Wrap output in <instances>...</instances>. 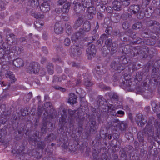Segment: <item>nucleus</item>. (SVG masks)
<instances>
[{
    "label": "nucleus",
    "instance_id": "473e14b6",
    "mask_svg": "<svg viewBox=\"0 0 160 160\" xmlns=\"http://www.w3.org/2000/svg\"><path fill=\"white\" fill-rule=\"evenodd\" d=\"M120 38L122 40L126 41L128 40V36L126 35L122 36L121 35Z\"/></svg>",
    "mask_w": 160,
    "mask_h": 160
},
{
    "label": "nucleus",
    "instance_id": "a19ab883",
    "mask_svg": "<svg viewBox=\"0 0 160 160\" xmlns=\"http://www.w3.org/2000/svg\"><path fill=\"white\" fill-rule=\"evenodd\" d=\"M93 8H92V7L88 9V11L90 13L92 14H94L95 13V11H93V12H92L91 11V9L93 10Z\"/></svg>",
    "mask_w": 160,
    "mask_h": 160
},
{
    "label": "nucleus",
    "instance_id": "13d9d810",
    "mask_svg": "<svg viewBox=\"0 0 160 160\" xmlns=\"http://www.w3.org/2000/svg\"><path fill=\"white\" fill-rule=\"evenodd\" d=\"M98 23H97V26H96V28H96V29H97L98 28H99V26L98 25Z\"/></svg>",
    "mask_w": 160,
    "mask_h": 160
},
{
    "label": "nucleus",
    "instance_id": "c85d7f7f",
    "mask_svg": "<svg viewBox=\"0 0 160 160\" xmlns=\"http://www.w3.org/2000/svg\"><path fill=\"white\" fill-rule=\"evenodd\" d=\"M34 17L37 19H42L44 18V16L43 15L39 13H35L34 15Z\"/></svg>",
    "mask_w": 160,
    "mask_h": 160
},
{
    "label": "nucleus",
    "instance_id": "0eeeda50",
    "mask_svg": "<svg viewBox=\"0 0 160 160\" xmlns=\"http://www.w3.org/2000/svg\"><path fill=\"white\" fill-rule=\"evenodd\" d=\"M71 50L74 56H78L80 55L81 53V49L76 46L72 47Z\"/></svg>",
    "mask_w": 160,
    "mask_h": 160
},
{
    "label": "nucleus",
    "instance_id": "8fccbe9b",
    "mask_svg": "<svg viewBox=\"0 0 160 160\" xmlns=\"http://www.w3.org/2000/svg\"><path fill=\"white\" fill-rule=\"evenodd\" d=\"M59 88V90L61 91H62V92H65V89L64 88H62V87H60V88Z\"/></svg>",
    "mask_w": 160,
    "mask_h": 160
},
{
    "label": "nucleus",
    "instance_id": "6e6552de",
    "mask_svg": "<svg viewBox=\"0 0 160 160\" xmlns=\"http://www.w3.org/2000/svg\"><path fill=\"white\" fill-rule=\"evenodd\" d=\"M77 96L73 93L70 94L68 102L71 105H73L76 102Z\"/></svg>",
    "mask_w": 160,
    "mask_h": 160
},
{
    "label": "nucleus",
    "instance_id": "de8ad7c7",
    "mask_svg": "<svg viewBox=\"0 0 160 160\" xmlns=\"http://www.w3.org/2000/svg\"><path fill=\"white\" fill-rule=\"evenodd\" d=\"M75 112V111L71 110H69V113L70 115H73Z\"/></svg>",
    "mask_w": 160,
    "mask_h": 160
},
{
    "label": "nucleus",
    "instance_id": "7c9ffc66",
    "mask_svg": "<svg viewBox=\"0 0 160 160\" xmlns=\"http://www.w3.org/2000/svg\"><path fill=\"white\" fill-rule=\"evenodd\" d=\"M117 44L115 42H113L112 44L111 50L116 51L117 48Z\"/></svg>",
    "mask_w": 160,
    "mask_h": 160
},
{
    "label": "nucleus",
    "instance_id": "338daca9",
    "mask_svg": "<svg viewBox=\"0 0 160 160\" xmlns=\"http://www.w3.org/2000/svg\"><path fill=\"white\" fill-rule=\"evenodd\" d=\"M159 31H158V33H160V29H159Z\"/></svg>",
    "mask_w": 160,
    "mask_h": 160
},
{
    "label": "nucleus",
    "instance_id": "bb28decb",
    "mask_svg": "<svg viewBox=\"0 0 160 160\" xmlns=\"http://www.w3.org/2000/svg\"><path fill=\"white\" fill-rule=\"evenodd\" d=\"M47 69L48 71L49 74H52L53 73V67L52 64H51L50 66L48 67Z\"/></svg>",
    "mask_w": 160,
    "mask_h": 160
},
{
    "label": "nucleus",
    "instance_id": "c03bdc74",
    "mask_svg": "<svg viewBox=\"0 0 160 160\" xmlns=\"http://www.w3.org/2000/svg\"><path fill=\"white\" fill-rule=\"evenodd\" d=\"M56 12L58 13H59L62 11V9L61 8H56L55 9Z\"/></svg>",
    "mask_w": 160,
    "mask_h": 160
},
{
    "label": "nucleus",
    "instance_id": "79ce46f5",
    "mask_svg": "<svg viewBox=\"0 0 160 160\" xmlns=\"http://www.w3.org/2000/svg\"><path fill=\"white\" fill-rule=\"evenodd\" d=\"M51 103L50 102H46L45 104V106L47 108H48V107H49L50 108H51Z\"/></svg>",
    "mask_w": 160,
    "mask_h": 160
},
{
    "label": "nucleus",
    "instance_id": "37998d69",
    "mask_svg": "<svg viewBox=\"0 0 160 160\" xmlns=\"http://www.w3.org/2000/svg\"><path fill=\"white\" fill-rule=\"evenodd\" d=\"M99 86L101 88L103 89H106L107 88H107L106 87L105 85H103V84H100Z\"/></svg>",
    "mask_w": 160,
    "mask_h": 160
},
{
    "label": "nucleus",
    "instance_id": "6e6d98bb",
    "mask_svg": "<svg viewBox=\"0 0 160 160\" xmlns=\"http://www.w3.org/2000/svg\"><path fill=\"white\" fill-rule=\"evenodd\" d=\"M66 18H64V20L65 21L68 20V17L67 16H66Z\"/></svg>",
    "mask_w": 160,
    "mask_h": 160
},
{
    "label": "nucleus",
    "instance_id": "393cba45",
    "mask_svg": "<svg viewBox=\"0 0 160 160\" xmlns=\"http://www.w3.org/2000/svg\"><path fill=\"white\" fill-rule=\"evenodd\" d=\"M91 124L90 125L91 131H93L96 129V128L95 126L96 124L95 122L94 121H92L91 122Z\"/></svg>",
    "mask_w": 160,
    "mask_h": 160
},
{
    "label": "nucleus",
    "instance_id": "2eb2a0df",
    "mask_svg": "<svg viewBox=\"0 0 160 160\" xmlns=\"http://www.w3.org/2000/svg\"><path fill=\"white\" fill-rule=\"evenodd\" d=\"M115 106H113L112 104H109L108 105V108L109 111L110 112H112V113L114 112V113L112 114L113 116H116L117 114V113L115 112Z\"/></svg>",
    "mask_w": 160,
    "mask_h": 160
},
{
    "label": "nucleus",
    "instance_id": "aec40b11",
    "mask_svg": "<svg viewBox=\"0 0 160 160\" xmlns=\"http://www.w3.org/2000/svg\"><path fill=\"white\" fill-rule=\"evenodd\" d=\"M119 123H120V121L118 120H114L112 122L111 124V125L110 126V127L111 128H115L116 127H118Z\"/></svg>",
    "mask_w": 160,
    "mask_h": 160
},
{
    "label": "nucleus",
    "instance_id": "4468645a",
    "mask_svg": "<svg viewBox=\"0 0 160 160\" xmlns=\"http://www.w3.org/2000/svg\"><path fill=\"white\" fill-rule=\"evenodd\" d=\"M81 35L82 34L80 32H77L74 34L71 38L72 41H76L77 40L80 38Z\"/></svg>",
    "mask_w": 160,
    "mask_h": 160
},
{
    "label": "nucleus",
    "instance_id": "412c9836",
    "mask_svg": "<svg viewBox=\"0 0 160 160\" xmlns=\"http://www.w3.org/2000/svg\"><path fill=\"white\" fill-rule=\"evenodd\" d=\"M39 5V3L38 0H32L31 1V5L32 7H37Z\"/></svg>",
    "mask_w": 160,
    "mask_h": 160
},
{
    "label": "nucleus",
    "instance_id": "a878e982",
    "mask_svg": "<svg viewBox=\"0 0 160 160\" xmlns=\"http://www.w3.org/2000/svg\"><path fill=\"white\" fill-rule=\"evenodd\" d=\"M150 0H142V5L143 7H146L149 3Z\"/></svg>",
    "mask_w": 160,
    "mask_h": 160
},
{
    "label": "nucleus",
    "instance_id": "f8f14e48",
    "mask_svg": "<svg viewBox=\"0 0 160 160\" xmlns=\"http://www.w3.org/2000/svg\"><path fill=\"white\" fill-rule=\"evenodd\" d=\"M152 109L154 112H158L160 110V105L158 103H157L156 102L153 101L152 102Z\"/></svg>",
    "mask_w": 160,
    "mask_h": 160
},
{
    "label": "nucleus",
    "instance_id": "09e8293b",
    "mask_svg": "<svg viewBox=\"0 0 160 160\" xmlns=\"http://www.w3.org/2000/svg\"><path fill=\"white\" fill-rule=\"evenodd\" d=\"M136 33L135 32H133L132 33V35L131 36V37L133 38H136V36H135Z\"/></svg>",
    "mask_w": 160,
    "mask_h": 160
},
{
    "label": "nucleus",
    "instance_id": "7ed1b4c3",
    "mask_svg": "<svg viewBox=\"0 0 160 160\" xmlns=\"http://www.w3.org/2000/svg\"><path fill=\"white\" fill-rule=\"evenodd\" d=\"M87 52L88 54V59L91 58V56L94 57L96 53L95 46L93 44H91L90 46L87 50Z\"/></svg>",
    "mask_w": 160,
    "mask_h": 160
},
{
    "label": "nucleus",
    "instance_id": "f03ea898",
    "mask_svg": "<svg viewBox=\"0 0 160 160\" xmlns=\"http://www.w3.org/2000/svg\"><path fill=\"white\" fill-rule=\"evenodd\" d=\"M40 66L36 62H33L29 64L27 68V71L29 73H37L39 71Z\"/></svg>",
    "mask_w": 160,
    "mask_h": 160
},
{
    "label": "nucleus",
    "instance_id": "680f3d73",
    "mask_svg": "<svg viewBox=\"0 0 160 160\" xmlns=\"http://www.w3.org/2000/svg\"><path fill=\"white\" fill-rule=\"evenodd\" d=\"M150 23L152 24L153 23V22L152 21H150L149 22Z\"/></svg>",
    "mask_w": 160,
    "mask_h": 160
},
{
    "label": "nucleus",
    "instance_id": "bf43d9fd",
    "mask_svg": "<svg viewBox=\"0 0 160 160\" xmlns=\"http://www.w3.org/2000/svg\"><path fill=\"white\" fill-rule=\"evenodd\" d=\"M157 117L159 118H160V114H157Z\"/></svg>",
    "mask_w": 160,
    "mask_h": 160
},
{
    "label": "nucleus",
    "instance_id": "39448f33",
    "mask_svg": "<svg viewBox=\"0 0 160 160\" xmlns=\"http://www.w3.org/2000/svg\"><path fill=\"white\" fill-rule=\"evenodd\" d=\"M136 121L138 125L140 123V126H141L145 124L146 122V120L143 118V116L141 114H138L137 115Z\"/></svg>",
    "mask_w": 160,
    "mask_h": 160
},
{
    "label": "nucleus",
    "instance_id": "864d4df0",
    "mask_svg": "<svg viewBox=\"0 0 160 160\" xmlns=\"http://www.w3.org/2000/svg\"><path fill=\"white\" fill-rule=\"evenodd\" d=\"M60 87H59V86H54V88L56 89H57V90H59V88H60Z\"/></svg>",
    "mask_w": 160,
    "mask_h": 160
},
{
    "label": "nucleus",
    "instance_id": "c9c22d12",
    "mask_svg": "<svg viewBox=\"0 0 160 160\" xmlns=\"http://www.w3.org/2000/svg\"><path fill=\"white\" fill-rule=\"evenodd\" d=\"M122 4L124 5L125 6H128L130 3L129 0H127L125 1H124V2L122 3Z\"/></svg>",
    "mask_w": 160,
    "mask_h": 160
},
{
    "label": "nucleus",
    "instance_id": "4c0bfd02",
    "mask_svg": "<svg viewBox=\"0 0 160 160\" xmlns=\"http://www.w3.org/2000/svg\"><path fill=\"white\" fill-rule=\"evenodd\" d=\"M4 55L6 56L7 55L9 54L10 53V51L8 49H7L6 48H5L4 49Z\"/></svg>",
    "mask_w": 160,
    "mask_h": 160
},
{
    "label": "nucleus",
    "instance_id": "2f4dec72",
    "mask_svg": "<svg viewBox=\"0 0 160 160\" xmlns=\"http://www.w3.org/2000/svg\"><path fill=\"white\" fill-rule=\"evenodd\" d=\"M112 42V41L111 39H107L106 40L105 43L106 45L109 47H111V44Z\"/></svg>",
    "mask_w": 160,
    "mask_h": 160
},
{
    "label": "nucleus",
    "instance_id": "58836bf2",
    "mask_svg": "<svg viewBox=\"0 0 160 160\" xmlns=\"http://www.w3.org/2000/svg\"><path fill=\"white\" fill-rule=\"evenodd\" d=\"M73 1V3L75 5V6H77L78 5V6H80V3L78 2L77 0H72Z\"/></svg>",
    "mask_w": 160,
    "mask_h": 160
},
{
    "label": "nucleus",
    "instance_id": "e433bc0d",
    "mask_svg": "<svg viewBox=\"0 0 160 160\" xmlns=\"http://www.w3.org/2000/svg\"><path fill=\"white\" fill-rule=\"evenodd\" d=\"M66 1V0H59L58 1V4L59 5H61L65 3Z\"/></svg>",
    "mask_w": 160,
    "mask_h": 160
},
{
    "label": "nucleus",
    "instance_id": "20e7f679",
    "mask_svg": "<svg viewBox=\"0 0 160 160\" xmlns=\"http://www.w3.org/2000/svg\"><path fill=\"white\" fill-rule=\"evenodd\" d=\"M41 10L43 12L48 11L50 9V2L49 1L44 2L40 7Z\"/></svg>",
    "mask_w": 160,
    "mask_h": 160
},
{
    "label": "nucleus",
    "instance_id": "f257e3e1",
    "mask_svg": "<svg viewBox=\"0 0 160 160\" xmlns=\"http://www.w3.org/2000/svg\"><path fill=\"white\" fill-rule=\"evenodd\" d=\"M140 9V8L138 5H132L129 8V12L134 14L138 13L137 14V17L139 19H142L143 18L144 15L143 13L138 12Z\"/></svg>",
    "mask_w": 160,
    "mask_h": 160
},
{
    "label": "nucleus",
    "instance_id": "c756f323",
    "mask_svg": "<svg viewBox=\"0 0 160 160\" xmlns=\"http://www.w3.org/2000/svg\"><path fill=\"white\" fill-rule=\"evenodd\" d=\"M71 43V41L69 38H66L64 41V44L66 46H69Z\"/></svg>",
    "mask_w": 160,
    "mask_h": 160
},
{
    "label": "nucleus",
    "instance_id": "cd10ccee",
    "mask_svg": "<svg viewBox=\"0 0 160 160\" xmlns=\"http://www.w3.org/2000/svg\"><path fill=\"white\" fill-rule=\"evenodd\" d=\"M34 25L35 28L38 29L39 28H41L43 25V24L42 23H41L39 22L36 21L34 23Z\"/></svg>",
    "mask_w": 160,
    "mask_h": 160
},
{
    "label": "nucleus",
    "instance_id": "49530a36",
    "mask_svg": "<svg viewBox=\"0 0 160 160\" xmlns=\"http://www.w3.org/2000/svg\"><path fill=\"white\" fill-rule=\"evenodd\" d=\"M127 23L126 22H124L122 24V27L124 29H126L127 28H128V25H127V26H126Z\"/></svg>",
    "mask_w": 160,
    "mask_h": 160
},
{
    "label": "nucleus",
    "instance_id": "5fc2aeb1",
    "mask_svg": "<svg viewBox=\"0 0 160 160\" xmlns=\"http://www.w3.org/2000/svg\"><path fill=\"white\" fill-rule=\"evenodd\" d=\"M118 69L119 70H123L124 69V68L123 67H122V68H118Z\"/></svg>",
    "mask_w": 160,
    "mask_h": 160
},
{
    "label": "nucleus",
    "instance_id": "a211bd4d",
    "mask_svg": "<svg viewBox=\"0 0 160 160\" xmlns=\"http://www.w3.org/2000/svg\"><path fill=\"white\" fill-rule=\"evenodd\" d=\"M96 71L97 73L99 75H102L105 72V70L104 68H102L101 69L99 66L97 67V69Z\"/></svg>",
    "mask_w": 160,
    "mask_h": 160
},
{
    "label": "nucleus",
    "instance_id": "72a5a7b5",
    "mask_svg": "<svg viewBox=\"0 0 160 160\" xmlns=\"http://www.w3.org/2000/svg\"><path fill=\"white\" fill-rule=\"evenodd\" d=\"M110 97L113 99H117L118 98V97L116 93H111Z\"/></svg>",
    "mask_w": 160,
    "mask_h": 160
},
{
    "label": "nucleus",
    "instance_id": "e2e57ef3",
    "mask_svg": "<svg viewBox=\"0 0 160 160\" xmlns=\"http://www.w3.org/2000/svg\"><path fill=\"white\" fill-rule=\"evenodd\" d=\"M106 36V35L105 34H103L102 35V37H105V36Z\"/></svg>",
    "mask_w": 160,
    "mask_h": 160
},
{
    "label": "nucleus",
    "instance_id": "603ef678",
    "mask_svg": "<svg viewBox=\"0 0 160 160\" xmlns=\"http://www.w3.org/2000/svg\"><path fill=\"white\" fill-rule=\"evenodd\" d=\"M46 58H42V61H41L42 62V63H44V62H45L46 61Z\"/></svg>",
    "mask_w": 160,
    "mask_h": 160
},
{
    "label": "nucleus",
    "instance_id": "a18cd8bd",
    "mask_svg": "<svg viewBox=\"0 0 160 160\" xmlns=\"http://www.w3.org/2000/svg\"><path fill=\"white\" fill-rule=\"evenodd\" d=\"M117 113L118 114L124 115V111L122 110H119L117 112Z\"/></svg>",
    "mask_w": 160,
    "mask_h": 160
},
{
    "label": "nucleus",
    "instance_id": "9b49d317",
    "mask_svg": "<svg viewBox=\"0 0 160 160\" xmlns=\"http://www.w3.org/2000/svg\"><path fill=\"white\" fill-rule=\"evenodd\" d=\"M6 76L7 78H9L11 80V82L12 83L14 82L16 80V79L13 73L10 71H7L6 72Z\"/></svg>",
    "mask_w": 160,
    "mask_h": 160
},
{
    "label": "nucleus",
    "instance_id": "ddd939ff",
    "mask_svg": "<svg viewBox=\"0 0 160 160\" xmlns=\"http://www.w3.org/2000/svg\"><path fill=\"white\" fill-rule=\"evenodd\" d=\"M70 4L68 2L64 4L63 6V8L62 9V12L63 13H68L70 8Z\"/></svg>",
    "mask_w": 160,
    "mask_h": 160
},
{
    "label": "nucleus",
    "instance_id": "b1692460",
    "mask_svg": "<svg viewBox=\"0 0 160 160\" xmlns=\"http://www.w3.org/2000/svg\"><path fill=\"white\" fill-rule=\"evenodd\" d=\"M13 50L16 51L18 54H20L23 50V49L22 47L19 48L17 47H14L13 48Z\"/></svg>",
    "mask_w": 160,
    "mask_h": 160
},
{
    "label": "nucleus",
    "instance_id": "4be33fe9",
    "mask_svg": "<svg viewBox=\"0 0 160 160\" xmlns=\"http://www.w3.org/2000/svg\"><path fill=\"white\" fill-rule=\"evenodd\" d=\"M93 83L88 79H85L84 85L87 87H91L93 85Z\"/></svg>",
    "mask_w": 160,
    "mask_h": 160
},
{
    "label": "nucleus",
    "instance_id": "0e129e2a",
    "mask_svg": "<svg viewBox=\"0 0 160 160\" xmlns=\"http://www.w3.org/2000/svg\"><path fill=\"white\" fill-rule=\"evenodd\" d=\"M102 160H107V158H104V159H102Z\"/></svg>",
    "mask_w": 160,
    "mask_h": 160
},
{
    "label": "nucleus",
    "instance_id": "9d476101",
    "mask_svg": "<svg viewBox=\"0 0 160 160\" xmlns=\"http://www.w3.org/2000/svg\"><path fill=\"white\" fill-rule=\"evenodd\" d=\"M113 9L116 11H119L121 9V3L118 1H115L113 3Z\"/></svg>",
    "mask_w": 160,
    "mask_h": 160
},
{
    "label": "nucleus",
    "instance_id": "4d7b16f0",
    "mask_svg": "<svg viewBox=\"0 0 160 160\" xmlns=\"http://www.w3.org/2000/svg\"><path fill=\"white\" fill-rule=\"evenodd\" d=\"M146 44L148 45H152V44L151 42H147L146 43Z\"/></svg>",
    "mask_w": 160,
    "mask_h": 160
},
{
    "label": "nucleus",
    "instance_id": "69168bd1",
    "mask_svg": "<svg viewBox=\"0 0 160 160\" xmlns=\"http://www.w3.org/2000/svg\"><path fill=\"white\" fill-rule=\"evenodd\" d=\"M159 128H160L159 134H160V124H159Z\"/></svg>",
    "mask_w": 160,
    "mask_h": 160
},
{
    "label": "nucleus",
    "instance_id": "052dcab7",
    "mask_svg": "<svg viewBox=\"0 0 160 160\" xmlns=\"http://www.w3.org/2000/svg\"><path fill=\"white\" fill-rule=\"evenodd\" d=\"M111 138H112V136H111V135H110V137H109V139H111Z\"/></svg>",
    "mask_w": 160,
    "mask_h": 160
},
{
    "label": "nucleus",
    "instance_id": "6ab92c4d",
    "mask_svg": "<svg viewBox=\"0 0 160 160\" xmlns=\"http://www.w3.org/2000/svg\"><path fill=\"white\" fill-rule=\"evenodd\" d=\"M83 28L86 31H88L90 29V25L89 22H86L84 23L83 25Z\"/></svg>",
    "mask_w": 160,
    "mask_h": 160
},
{
    "label": "nucleus",
    "instance_id": "3c124183",
    "mask_svg": "<svg viewBox=\"0 0 160 160\" xmlns=\"http://www.w3.org/2000/svg\"><path fill=\"white\" fill-rule=\"evenodd\" d=\"M137 24H134V25L132 26V28H133V29H137L138 28H139V27H138V28L137 27V26H136V25Z\"/></svg>",
    "mask_w": 160,
    "mask_h": 160
},
{
    "label": "nucleus",
    "instance_id": "dca6fc26",
    "mask_svg": "<svg viewBox=\"0 0 160 160\" xmlns=\"http://www.w3.org/2000/svg\"><path fill=\"white\" fill-rule=\"evenodd\" d=\"M7 40L9 44H12L15 40L14 35L12 34H10L9 35V37H8Z\"/></svg>",
    "mask_w": 160,
    "mask_h": 160
},
{
    "label": "nucleus",
    "instance_id": "f3484780",
    "mask_svg": "<svg viewBox=\"0 0 160 160\" xmlns=\"http://www.w3.org/2000/svg\"><path fill=\"white\" fill-rule=\"evenodd\" d=\"M127 126V124L124 122H120V123H119L118 127L119 129L121 131L124 130L126 128Z\"/></svg>",
    "mask_w": 160,
    "mask_h": 160
},
{
    "label": "nucleus",
    "instance_id": "5701e85b",
    "mask_svg": "<svg viewBox=\"0 0 160 160\" xmlns=\"http://www.w3.org/2000/svg\"><path fill=\"white\" fill-rule=\"evenodd\" d=\"M82 23V20L81 19L78 20L76 21L74 25V27L75 28L79 27L81 26Z\"/></svg>",
    "mask_w": 160,
    "mask_h": 160
},
{
    "label": "nucleus",
    "instance_id": "423d86ee",
    "mask_svg": "<svg viewBox=\"0 0 160 160\" xmlns=\"http://www.w3.org/2000/svg\"><path fill=\"white\" fill-rule=\"evenodd\" d=\"M13 64L15 67L19 68L24 65V62L21 58H18L13 60Z\"/></svg>",
    "mask_w": 160,
    "mask_h": 160
},
{
    "label": "nucleus",
    "instance_id": "f704fd0d",
    "mask_svg": "<svg viewBox=\"0 0 160 160\" xmlns=\"http://www.w3.org/2000/svg\"><path fill=\"white\" fill-rule=\"evenodd\" d=\"M4 52V49L2 48H0V59L4 56L5 54Z\"/></svg>",
    "mask_w": 160,
    "mask_h": 160
},
{
    "label": "nucleus",
    "instance_id": "774afa93",
    "mask_svg": "<svg viewBox=\"0 0 160 160\" xmlns=\"http://www.w3.org/2000/svg\"><path fill=\"white\" fill-rule=\"evenodd\" d=\"M158 45H159V46H160V41L159 42V44H158Z\"/></svg>",
    "mask_w": 160,
    "mask_h": 160
},
{
    "label": "nucleus",
    "instance_id": "1a4fd4ad",
    "mask_svg": "<svg viewBox=\"0 0 160 160\" xmlns=\"http://www.w3.org/2000/svg\"><path fill=\"white\" fill-rule=\"evenodd\" d=\"M54 32L57 34H61L62 32L63 29L61 27V25L58 22L56 23L55 25Z\"/></svg>",
    "mask_w": 160,
    "mask_h": 160
},
{
    "label": "nucleus",
    "instance_id": "ea45409f",
    "mask_svg": "<svg viewBox=\"0 0 160 160\" xmlns=\"http://www.w3.org/2000/svg\"><path fill=\"white\" fill-rule=\"evenodd\" d=\"M106 10L107 11L110 13L112 12V10L111 7H107Z\"/></svg>",
    "mask_w": 160,
    "mask_h": 160
}]
</instances>
